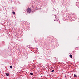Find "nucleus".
<instances>
[{
	"mask_svg": "<svg viewBox=\"0 0 79 79\" xmlns=\"http://www.w3.org/2000/svg\"><path fill=\"white\" fill-rule=\"evenodd\" d=\"M32 11V9H31L30 8H28V9L27 10V12L28 13H30Z\"/></svg>",
	"mask_w": 79,
	"mask_h": 79,
	"instance_id": "f257e3e1",
	"label": "nucleus"
},
{
	"mask_svg": "<svg viewBox=\"0 0 79 79\" xmlns=\"http://www.w3.org/2000/svg\"><path fill=\"white\" fill-rule=\"evenodd\" d=\"M36 11V10H34V9H33L32 13H34V12Z\"/></svg>",
	"mask_w": 79,
	"mask_h": 79,
	"instance_id": "f03ea898",
	"label": "nucleus"
},
{
	"mask_svg": "<svg viewBox=\"0 0 79 79\" xmlns=\"http://www.w3.org/2000/svg\"><path fill=\"white\" fill-rule=\"evenodd\" d=\"M6 74L7 76H10V75L8 74V73H6Z\"/></svg>",
	"mask_w": 79,
	"mask_h": 79,
	"instance_id": "7ed1b4c3",
	"label": "nucleus"
},
{
	"mask_svg": "<svg viewBox=\"0 0 79 79\" xmlns=\"http://www.w3.org/2000/svg\"><path fill=\"white\" fill-rule=\"evenodd\" d=\"M69 56L70 58H73V56H72V55L71 54H70L69 55Z\"/></svg>",
	"mask_w": 79,
	"mask_h": 79,
	"instance_id": "20e7f679",
	"label": "nucleus"
},
{
	"mask_svg": "<svg viewBox=\"0 0 79 79\" xmlns=\"http://www.w3.org/2000/svg\"><path fill=\"white\" fill-rule=\"evenodd\" d=\"M74 77H77V75H76V74H74Z\"/></svg>",
	"mask_w": 79,
	"mask_h": 79,
	"instance_id": "39448f33",
	"label": "nucleus"
},
{
	"mask_svg": "<svg viewBox=\"0 0 79 79\" xmlns=\"http://www.w3.org/2000/svg\"><path fill=\"white\" fill-rule=\"evenodd\" d=\"M12 13H13V15H15V12L13 11V12H12Z\"/></svg>",
	"mask_w": 79,
	"mask_h": 79,
	"instance_id": "423d86ee",
	"label": "nucleus"
},
{
	"mask_svg": "<svg viewBox=\"0 0 79 79\" xmlns=\"http://www.w3.org/2000/svg\"><path fill=\"white\" fill-rule=\"evenodd\" d=\"M30 74H31V75L32 76V75H33V73H30Z\"/></svg>",
	"mask_w": 79,
	"mask_h": 79,
	"instance_id": "0eeeda50",
	"label": "nucleus"
},
{
	"mask_svg": "<svg viewBox=\"0 0 79 79\" xmlns=\"http://www.w3.org/2000/svg\"><path fill=\"white\" fill-rule=\"evenodd\" d=\"M54 71H55L54 70H52L51 72H52V73H53V72H54Z\"/></svg>",
	"mask_w": 79,
	"mask_h": 79,
	"instance_id": "6e6552de",
	"label": "nucleus"
},
{
	"mask_svg": "<svg viewBox=\"0 0 79 79\" xmlns=\"http://www.w3.org/2000/svg\"><path fill=\"white\" fill-rule=\"evenodd\" d=\"M32 8H34V6H32L31 7Z\"/></svg>",
	"mask_w": 79,
	"mask_h": 79,
	"instance_id": "1a4fd4ad",
	"label": "nucleus"
},
{
	"mask_svg": "<svg viewBox=\"0 0 79 79\" xmlns=\"http://www.w3.org/2000/svg\"><path fill=\"white\" fill-rule=\"evenodd\" d=\"M12 67H13V66H11V65L10 66V68H12Z\"/></svg>",
	"mask_w": 79,
	"mask_h": 79,
	"instance_id": "9d476101",
	"label": "nucleus"
}]
</instances>
